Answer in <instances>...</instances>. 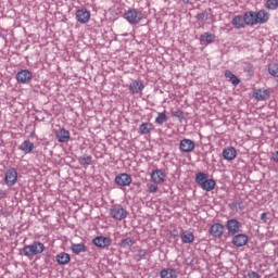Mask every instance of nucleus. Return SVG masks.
Returning a JSON list of instances; mask_svg holds the SVG:
<instances>
[{
  "label": "nucleus",
  "mask_w": 278,
  "mask_h": 278,
  "mask_svg": "<svg viewBox=\"0 0 278 278\" xmlns=\"http://www.w3.org/2000/svg\"><path fill=\"white\" fill-rule=\"evenodd\" d=\"M195 182L205 192H212V190H214V188H216V180L208 178L207 174H205L203 172H199L195 175Z\"/></svg>",
  "instance_id": "1"
},
{
  "label": "nucleus",
  "mask_w": 278,
  "mask_h": 278,
  "mask_svg": "<svg viewBox=\"0 0 278 278\" xmlns=\"http://www.w3.org/2000/svg\"><path fill=\"white\" fill-rule=\"evenodd\" d=\"M22 253L25 255V257H35V255H40L41 253H45V243L40 241H34L31 244L25 245L22 249Z\"/></svg>",
  "instance_id": "2"
},
{
  "label": "nucleus",
  "mask_w": 278,
  "mask_h": 278,
  "mask_svg": "<svg viewBox=\"0 0 278 278\" xmlns=\"http://www.w3.org/2000/svg\"><path fill=\"white\" fill-rule=\"evenodd\" d=\"M124 18L129 25H138L144 18V12L140 9H128L124 12Z\"/></svg>",
  "instance_id": "3"
},
{
  "label": "nucleus",
  "mask_w": 278,
  "mask_h": 278,
  "mask_svg": "<svg viewBox=\"0 0 278 278\" xmlns=\"http://www.w3.org/2000/svg\"><path fill=\"white\" fill-rule=\"evenodd\" d=\"M110 216L114 220H125L127 218V210H125L121 204H114L110 208Z\"/></svg>",
  "instance_id": "4"
},
{
  "label": "nucleus",
  "mask_w": 278,
  "mask_h": 278,
  "mask_svg": "<svg viewBox=\"0 0 278 278\" xmlns=\"http://www.w3.org/2000/svg\"><path fill=\"white\" fill-rule=\"evenodd\" d=\"M16 181H18V172L16 168L11 167L7 169L4 174V184L8 188H12V186H16Z\"/></svg>",
  "instance_id": "5"
},
{
  "label": "nucleus",
  "mask_w": 278,
  "mask_h": 278,
  "mask_svg": "<svg viewBox=\"0 0 278 278\" xmlns=\"http://www.w3.org/2000/svg\"><path fill=\"white\" fill-rule=\"evenodd\" d=\"M33 78L34 74L29 70H21L15 75L17 84H29Z\"/></svg>",
  "instance_id": "6"
},
{
  "label": "nucleus",
  "mask_w": 278,
  "mask_h": 278,
  "mask_svg": "<svg viewBox=\"0 0 278 278\" xmlns=\"http://www.w3.org/2000/svg\"><path fill=\"white\" fill-rule=\"evenodd\" d=\"M241 227L242 224L238 219L232 218L226 222V229L229 236H236L237 233H240Z\"/></svg>",
  "instance_id": "7"
},
{
  "label": "nucleus",
  "mask_w": 278,
  "mask_h": 278,
  "mask_svg": "<svg viewBox=\"0 0 278 278\" xmlns=\"http://www.w3.org/2000/svg\"><path fill=\"white\" fill-rule=\"evenodd\" d=\"M92 244L98 247V249H108V247H112V239L104 236H98L92 239Z\"/></svg>",
  "instance_id": "8"
},
{
  "label": "nucleus",
  "mask_w": 278,
  "mask_h": 278,
  "mask_svg": "<svg viewBox=\"0 0 278 278\" xmlns=\"http://www.w3.org/2000/svg\"><path fill=\"white\" fill-rule=\"evenodd\" d=\"M231 244L238 249H240V247H247V244H249V236H247V233L233 235Z\"/></svg>",
  "instance_id": "9"
},
{
  "label": "nucleus",
  "mask_w": 278,
  "mask_h": 278,
  "mask_svg": "<svg viewBox=\"0 0 278 278\" xmlns=\"http://www.w3.org/2000/svg\"><path fill=\"white\" fill-rule=\"evenodd\" d=\"M76 21L81 25H86L90 21V11L86 8L78 9L76 11Z\"/></svg>",
  "instance_id": "10"
},
{
  "label": "nucleus",
  "mask_w": 278,
  "mask_h": 278,
  "mask_svg": "<svg viewBox=\"0 0 278 278\" xmlns=\"http://www.w3.org/2000/svg\"><path fill=\"white\" fill-rule=\"evenodd\" d=\"M208 233H211L213 238H223V233H225V226L220 223H215L211 225Z\"/></svg>",
  "instance_id": "11"
},
{
  "label": "nucleus",
  "mask_w": 278,
  "mask_h": 278,
  "mask_svg": "<svg viewBox=\"0 0 278 278\" xmlns=\"http://www.w3.org/2000/svg\"><path fill=\"white\" fill-rule=\"evenodd\" d=\"M131 175L127 174V173H123V174H118L116 177H115V184L116 186H122V187H125V186H130L131 185Z\"/></svg>",
  "instance_id": "12"
},
{
  "label": "nucleus",
  "mask_w": 278,
  "mask_h": 278,
  "mask_svg": "<svg viewBox=\"0 0 278 278\" xmlns=\"http://www.w3.org/2000/svg\"><path fill=\"white\" fill-rule=\"evenodd\" d=\"M194 141L191 139H182L179 144V149L182 153H192V151H194Z\"/></svg>",
  "instance_id": "13"
},
{
  "label": "nucleus",
  "mask_w": 278,
  "mask_h": 278,
  "mask_svg": "<svg viewBox=\"0 0 278 278\" xmlns=\"http://www.w3.org/2000/svg\"><path fill=\"white\" fill-rule=\"evenodd\" d=\"M151 181H153V184H164V181H166V175L164 174V170L154 169L151 173Z\"/></svg>",
  "instance_id": "14"
},
{
  "label": "nucleus",
  "mask_w": 278,
  "mask_h": 278,
  "mask_svg": "<svg viewBox=\"0 0 278 278\" xmlns=\"http://www.w3.org/2000/svg\"><path fill=\"white\" fill-rule=\"evenodd\" d=\"M223 157L227 160V162H231V160L238 157V151L233 147H227L223 150Z\"/></svg>",
  "instance_id": "15"
},
{
  "label": "nucleus",
  "mask_w": 278,
  "mask_h": 278,
  "mask_svg": "<svg viewBox=\"0 0 278 278\" xmlns=\"http://www.w3.org/2000/svg\"><path fill=\"white\" fill-rule=\"evenodd\" d=\"M253 97L256 101H266L270 98V92L268 89H255L253 91Z\"/></svg>",
  "instance_id": "16"
},
{
  "label": "nucleus",
  "mask_w": 278,
  "mask_h": 278,
  "mask_svg": "<svg viewBox=\"0 0 278 278\" xmlns=\"http://www.w3.org/2000/svg\"><path fill=\"white\" fill-rule=\"evenodd\" d=\"M144 90V83L142 80H134L129 86L131 94H140Z\"/></svg>",
  "instance_id": "17"
},
{
  "label": "nucleus",
  "mask_w": 278,
  "mask_h": 278,
  "mask_svg": "<svg viewBox=\"0 0 278 278\" xmlns=\"http://www.w3.org/2000/svg\"><path fill=\"white\" fill-rule=\"evenodd\" d=\"M254 18L256 21V25H264V23H268V12L265 10L254 12Z\"/></svg>",
  "instance_id": "18"
},
{
  "label": "nucleus",
  "mask_w": 278,
  "mask_h": 278,
  "mask_svg": "<svg viewBox=\"0 0 278 278\" xmlns=\"http://www.w3.org/2000/svg\"><path fill=\"white\" fill-rule=\"evenodd\" d=\"M55 138L58 142H68L71 140V132L65 128H61L55 132Z\"/></svg>",
  "instance_id": "19"
},
{
  "label": "nucleus",
  "mask_w": 278,
  "mask_h": 278,
  "mask_svg": "<svg viewBox=\"0 0 278 278\" xmlns=\"http://www.w3.org/2000/svg\"><path fill=\"white\" fill-rule=\"evenodd\" d=\"M231 25L235 29H244V27H247L242 15H235L231 20Z\"/></svg>",
  "instance_id": "20"
},
{
  "label": "nucleus",
  "mask_w": 278,
  "mask_h": 278,
  "mask_svg": "<svg viewBox=\"0 0 278 278\" xmlns=\"http://www.w3.org/2000/svg\"><path fill=\"white\" fill-rule=\"evenodd\" d=\"M55 262L60 264V266H66L71 262V255L66 252H60L55 256Z\"/></svg>",
  "instance_id": "21"
},
{
  "label": "nucleus",
  "mask_w": 278,
  "mask_h": 278,
  "mask_svg": "<svg viewBox=\"0 0 278 278\" xmlns=\"http://www.w3.org/2000/svg\"><path fill=\"white\" fill-rule=\"evenodd\" d=\"M243 22L245 23V25H257L256 21H255V12L254 11H248L245 12L243 15Z\"/></svg>",
  "instance_id": "22"
},
{
  "label": "nucleus",
  "mask_w": 278,
  "mask_h": 278,
  "mask_svg": "<svg viewBox=\"0 0 278 278\" xmlns=\"http://www.w3.org/2000/svg\"><path fill=\"white\" fill-rule=\"evenodd\" d=\"M216 40V35L212 33H204L200 36L201 45H212Z\"/></svg>",
  "instance_id": "23"
},
{
  "label": "nucleus",
  "mask_w": 278,
  "mask_h": 278,
  "mask_svg": "<svg viewBox=\"0 0 278 278\" xmlns=\"http://www.w3.org/2000/svg\"><path fill=\"white\" fill-rule=\"evenodd\" d=\"M180 239L182 244H192L194 242V233L186 230L180 235Z\"/></svg>",
  "instance_id": "24"
},
{
  "label": "nucleus",
  "mask_w": 278,
  "mask_h": 278,
  "mask_svg": "<svg viewBox=\"0 0 278 278\" xmlns=\"http://www.w3.org/2000/svg\"><path fill=\"white\" fill-rule=\"evenodd\" d=\"M195 18L201 23H205L206 21H212V18H214V15L210 11H203L201 13H198Z\"/></svg>",
  "instance_id": "25"
},
{
  "label": "nucleus",
  "mask_w": 278,
  "mask_h": 278,
  "mask_svg": "<svg viewBox=\"0 0 278 278\" xmlns=\"http://www.w3.org/2000/svg\"><path fill=\"white\" fill-rule=\"evenodd\" d=\"M161 278H177V269L164 268L160 271Z\"/></svg>",
  "instance_id": "26"
},
{
  "label": "nucleus",
  "mask_w": 278,
  "mask_h": 278,
  "mask_svg": "<svg viewBox=\"0 0 278 278\" xmlns=\"http://www.w3.org/2000/svg\"><path fill=\"white\" fill-rule=\"evenodd\" d=\"M136 244V240L131 239V238H124L119 241L118 247H121V249H131V247H134Z\"/></svg>",
  "instance_id": "27"
},
{
  "label": "nucleus",
  "mask_w": 278,
  "mask_h": 278,
  "mask_svg": "<svg viewBox=\"0 0 278 278\" xmlns=\"http://www.w3.org/2000/svg\"><path fill=\"white\" fill-rule=\"evenodd\" d=\"M20 150L23 151L26 154L31 153V151H34V142H31L30 140H25L21 146H20Z\"/></svg>",
  "instance_id": "28"
},
{
  "label": "nucleus",
  "mask_w": 278,
  "mask_h": 278,
  "mask_svg": "<svg viewBox=\"0 0 278 278\" xmlns=\"http://www.w3.org/2000/svg\"><path fill=\"white\" fill-rule=\"evenodd\" d=\"M71 249L75 255H79L80 253H86V244L84 243H73L71 245Z\"/></svg>",
  "instance_id": "29"
},
{
  "label": "nucleus",
  "mask_w": 278,
  "mask_h": 278,
  "mask_svg": "<svg viewBox=\"0 0 278 278\" xmlns=\"http://www.w3.org/2000/svg\"><path fill=\"white\" fill-rule=\"evenodd\" d=\"M139 131L142 136H147V134H151L153 131V124L151 123H142L139 126Z\"/></svg>",
  "instance_id": "30"
},
{
  "label": "nucleus",
  "mask_w": 278,
  "mask_h": 278,
  "mask_svg": "<svg viewBox=\"0 0 278 278\" xmlns=\"http://www.w3.org/2000/svg\"><path fill=\"white\" fill-rule=\"evenodd\" d=\"M225 77L232 84V86H238L240 84V78H238L236 74H232L231 71H226Z\"/></svg>",
  "instance_id": "31"
},
{
  "label": "nucleus",
  "mask_w": 278,
  "mask_h": 278,
  "mask_svg": "<svg viewBox=\"0 0 278 278\" xmlns=\"http://www.w3.org/2000/svg\"><path fill=\"white\" fill-rule=\"evenodd\" d=\"M78 163L80 164V166H84V168H87L90 166V164H92V157L90 155L85 154L78 157Z\"/></svg>",
  "instance_id": "32"
},
{
  "label": "nucleus",
  "mask_w": 278,
  "mask_h": 278,
  "mask_svg": "<svg viewBox=\"0 0 278 278\" xmlns=\"http://www.w3.org/2000/svg\"><path fill=\"white\" fill-rule=\"evenodd\" d=\"M168 121V116H166V112L159 113L155 123L156 125H164Z\"/></svg>",
  "instance_id": "33"
},
{
  "label": "nucleus",
  "mask_w": 278,
  "mask_h": 278,
  "mask_svg": "<svg viewBox=\"0 0 278 278\" xmlns=\"http://www.w3.org/2000/svg\"><path fill=\"white\" fill-rule=\"evenodd\" d=\"M268 73L271 77H278V63H270L268 65Z\"/></svg>",
  "instance_id": "34"
},
{
  "label": "nucleus",
  "mask_w": 278,
  "mask_h": 278,
  "mask_svg": "<svg viewBox=\"0 0 278 278\" xmlns=\"http://www.w3.org/2000/svg\"><path fill=\"white\" fill-rule=\"evenodd\" d=\"M231 210H244V204L242 200H236L230 204Z\"/></svg>",
  "instance_id": "35"
},
{
  "label": "nucleus",
  "mask_w": 278,
  "mask_h": 278,
  "mask_svg": "<svg viewBox=\"0 0 278 278\" xmlns=\"http://www.w3.org/2000/svg\"><path fill=\"white\" fill-rule=\"evenodd\" d=\"M267 10H277L278 8V0H267L266 1Z\"/></svg>",
  "instance_id": "36"
},
{
  "label": "nucleus",
  "mask_w": 278,
  "mask_h": 278,
  "mask_svg": "<svg viewBox=\"0 0 278 278\" xmlns=\"http://www.w3.org/2000/svg\"><path fill=\"white\" fill-rule=\"evenodd\" d=\"M244 73H248V75L253 76V73H255V67L253 66L252 63H248L244 67H243Z\"/></svg>",
  "instance_id": "37"
},
{
  "label": "nucleus",
  "mask_w": 278,
  "mask_h": 278,
  "mask_svg": "<svg viewBox=\"0 0 278 278\" xmlns=\"http://www.w3.org/2000/svg\"><path fill=\"white\" fill-rule=\"evenodd\" d=\"M173 116L175 118H178V121L181 122V121H184V111H181V110L174 111Z\"/></svg>",
  "instance_id": "38"
},
{
  "label": "nucleus",
  "mask_w": 278,
  "mask_h": 278,
  "mask_svg": "<svg viewBox=\"0 0 278 278\" xmlns=\"http://www.w3.org/2000/svg\"><path fill=\"white\" fill-rule=\"evenodd\" d=\"M137 256L139 260H147V250H139Z\"/></svg>",
  "instance_id": "39"
},
{
  "label": "nucleus",
  "mask_w": 278,
  "mask_h": 278,
  "mask_svg": "<svg viewBox=\"0 0 278 278\" xmlns=\"http://www.w3.org/2000/svg\"><path fill=\"white\" fill-rule=\"evenodd\" d=\"M148 192L155 194L157 192V185H149Z\"/></svg>",
  "instance_id": "40"
},
{
  "label": "nucleus",
  "mask_w": 278,
  "mask_h": 278,
  "mask_svg": "<svg viewBox=\"0 0 278 278\" xmlns=\"http://www.w3.org/2000/svg\"><path fill=\"white\" fill-rule=\"evenodd\" d=\"M247 278H260V274L255 271H251L248 274Z\"/></svg>",
  "instance_id": "41"
},
{
  "label": "nucleus",
  "mask_w": 278,
  "mask_h": 278,
  "mask_svg": "<svg viewBox=\"0 0 278 278\" xmlns=\"http://www.w3.org/2000/svg\"><path fill=\"white\" fill-rule=\"evenodd\" d=\"M261 220H262L263 223H267V222H268V214L262 213V214H261Z\"/></svg>",
  "instance_id": "42"
},
{
  "label": "nucleus",
  "mask_w": 278,
  "mask_h": 278,
  "mask_svg": "<svg viewBox=\"0 0 278 278\" xmlns=\"http://www.w3.org/2000/svg\"><path fill=\"white\" fill-rule=\"evenodd\" d=\"M273 160L276 164H278V150L273 153Z\"/></svg>",
  "instance_id": "43"
},
{
  "label": "nucleus",
  "mask_w": 278,
  "mask_h": 278,
  "mask_svg": "<svg viewBox=\"0 0 278 278\" xmlns=\"http://www.w3.org/2000/svg\"><path fill=\"white\" fill-rule=\"evenodd\" d=\"M0 199H5V191L0 189Z\"/></svg>",
  "instance_id": "44"
},
{
  "label": "nucleus",
  "mask_w": 278,
  "mask_h": 278,
  "mask_svg": "<svg viewBox=\"0 0 278 278\" xmlns=\"http://www.w3.org/2000/svg\"><path fill=\"white\" fill-rule=\"evenodd\" d=\"M182 2H185V3H190V0H182Z\"/></svg>",
  "instance_id": "45"
}]
</instances>
